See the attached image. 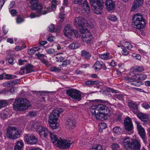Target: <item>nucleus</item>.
<instances>
[{
	"label": "nucleus",
	"mask_w": 150,
	"mask_h": 150,
	"mask_svg": "<svg viewBox=\"0 0 150 150\" xmlns=\"http://www.w3.org/2000/svg\"><path fill=\"white\" fill-rule=\"evenodd\" d=\"M38 2V0H32L30 3L31 5V6H34L35 7L37 5V4Z\"/></svg>",
	"instance_id": "nucleus-58"
},
{
	"label": "nucleus",
	"mask_w": 150,
	"mask_h": 150,
	"mask_svg": "<svg viewBox=\"0 0 150 150\" xmlns=\"http://www.w3.org/2000/svg\"><path fill=\"white\" fill-rule=\"evenodd\" d=\"M49 134L53 144L56 145L60 140L57 138L56 135L53 132H50Z\"/></svg>",
	"instance_id": "nucleus-26"
},
{
	"label": "nucleus",
	"mask_w": 150,
	"mask_h": 150,
	"mask_svg": "<svg viewBox=\"0 0 150 150\" xmlns=\"http://www.w3.org/2000/svg\"><path fill=\"white\" fill-rule=\"evenodd\" d=\"M41 15L38 12L35 13L34 12L31 13L30 15V17L31 18H35L36 17H40Z\"/></svg>",
	"instance_id": "nucleus-44"
},
{
	"label": "nucleus",
	"mask_w": 150,
	"mask_h": 150,
	"mask_svg": "<svg viewBox=\"0 0 150 150\" xmlns=\"http://www.w3.org/2000/svg\"><path fill=\"white\" fill-rule=\"evenodd\" d=\"M91 111L92 115L99 120H105L110 115L109 108L103 104L92 106Z\"/></svg>",
	"instance_id": "nucleus-1"
},
{
	"label": "nucleus",
	"mask_w": 150,
	"mask_h": 150,
	"mask_svg": "<svg viewBox=\"0 0 150 150\" xmlns=\"http://www.w3.org/2000/svg\"><path fill=\"white\" fill-rule=\"evenodd\" d=\"M24 140L26 143L33 145L37 142V139L34 135L26 134L24 136Z\"/></svg>",
	"instance_id": "nucleus-14"
},
{
	"label": "nucleus",
	"mask_w": 150,
	"mask_h": 150,
	"mask_svg": "<svg viewBox=\"0 0 150 150\" xmlns=\"http://www.w3.org/2000/svg\"><path fill=\"white\" fill-rule=\"evenodd\" d=\"M48 123L50 125V127L52 129H57L59 126V125L57 122H52L50 123V122H48Z\"/></svg>",
	"instance_id": "nucleus-39"
},
{
	"label": "nucleus",
	"mask_w": 150,
	"mask_h": 150,
	"mask_svg": "<svg viewBox=\"0 0 150 150\" xmlns=\"http://www.w3.org/2000/svg\"><path fill=\"white\" fill-rule=\"evenodd\" d=\"M63 112V110L61 108H57L54 110L49 116L48 122L50 123L52 122H57L59 114Z\"/></svg>",
	"instance_id": "nucleus-11"
},
{
	"label": "nucleus",
	"mask_w": 150,
	"mask_h": 150,
	"mask_svg": "<svg viewBox=\"0 0 150 150\" xmlns=\"http://www.w3.org/2000/svg\"><path fill=\"white\" fill-rule=\"evenodd\" d=\"M36 115V112H35L32 111L29 113V115L30 117H32L35 116Z\"/></svg>",
	"instance_id": "nucleus-64"
},
{
	"label": "nucleus",
	"mask_w": 150,
	"mask_h": 150,
	"mask_svg": "<svg viewBox=\"0 0 150 150\" xmlns=\"http://www.w3.org/2000/svg\"><path fill=\"white\" fill-rule=\"evenodd\" d=\"M133 21L138 29H142L145 25V20L143 16L139 13H137L134 15L133 17Z\"/></svg>",
	"instance_id": "nucleus-4"
},
{
	"label": "nucleus",
	"mask_w": 150,
	"mask_h": 150,
	"mask_svg": "<svg viewBox=\"0 0 150 150\" xmlns=\"http://www.w3.org/2000/svg\"><path fill=\"white\" fill-rule=\"evenodd\" d=\"M30 106V102L27 99L20 98L15 100L13 103L14 109L16 111L25 110Z\"/></svg>",
	"instance_id": "nucleus-3"
},
{
	"label": "nucleus",
	"mask_w": 150,
	"mask_h": 150,
	"mask_svg": "<svg viewBox=\"0 0 150 150\" xmlns=\"http://www.w3.org/2000/svg\"><path fill=\"white\" fill-rule=\"evenodd\" d=\"M40 122L36 121H32L30 122L27 125V128L29 130H33L38 127Z\"/></svg>",
	"instance_id": "nucleus-19"
},
{
	"label": "nucleus",
	"mask_w": 150,
	"mask_h": 150,
	"mask_svg": "<svg viewBox=\"0 0 150 150\" xmlns=\"http://www.w3.org/2000/svg\"><path fill=\"white\" fill-rule=\"evenodd\" d=\"M1 116L3 119L6 118L8 117V112L6 110H3L1 113Z\"/></svg>",
	"instance_id": "nucleus-40"
},
{
	"label": "nucleus",
	"mask_w": 150,
	"mask_h": 150,
	"mask_svg": "<svg viewBox=\"0 0 150 150\" xmlns=\"http://www.w3.org/2000/svg\"><path fill=\"white\" fill-rule=\"evenodd\" d=\"M144 70V68L142 66H136L132 67L130 70V73L128 76H131V78L132 77V74H137L135 73L136 72H140Z\"/></svg>",
	"instance_id": "nucleus-20"
},
{
	"label": "nucleus",
	"mask_w": 150,
	"mask_h": 150,
	"mask_svg": "<svg viewBox=\"0 0 150 150\" xmlns=\"http://www.w3.org/2000/svg\"><path fill=\"white\" fill-rule=\"evenodd\" d=\"M137 116L138 118L142 121H144L149 118V116L145 114L142 113H138Z\"/></svg>",
	"instance_id": "nucleus-30"
},
{
	"label": "nucleus",
	"mask_w": 150,
	"mask_h": 150,
	"mask_svg": "<svg viewBox=\"0 0 150 150\" xmlns=\"http://www.w3.org/2000/svg\"><path fill=\"white\" fill-rule=\"evenodd\" d=\"M135 137L134 140L131 139L128 137L120 136V142L123 143L125 147L127 146L129 149L131 150H139L140 148V141L138 140L136 137V136H133L134 139Z\"/></svg>",
	"instance_id": "nucleus-2"
},
{
	"label": "nucleus",
	"mask_w": 150,
	"mask_h": 150,
	"mask_svg": "<svg viewBox=\"0 0 150 150\" xmlns=\"http://www.w3.org/2000/svg\"><path fill=\"white\" fill-rule=\"evenodd\" d=\"M109 19L112 21H115L117 20V18L116 16L111 15L109 16Z\"/></svg>",
	"instance_id": "nucleus-56"
},
{
	"label": "nucleus",
	"mask_w": 150,
	"mask_h": 150,
	"mask_svg": "<svg viewBox=\"0 0 150 150\" xmlns=\"http://www.w3.org/2000/svg\"><path fill=\"white\" fill-rule=\"evenodd\" d=\"M23 146L24 144L22 140L18 141L14 147V150H22Z\"/></svg>",
	"instance_id": "nucleus-27"
},
{
	"label": "nucleus",
	"mask_w": 150,
	"mask_h": 150,
	"mask_svg": "<svg viewBox=\"0 0 150 150\" xmlns=\"http://www.w3.org/2000/svg\"><path fill=\"white\" fill-rule=\"evenodd\" d=\"M67 127L69 129H74L76 127V123L73 119H68L67 120L66 123Z\"/></svg>",
	"instance_id": "nucleus-24"
},
{
	"label": "nucleus",
	"mask_w": 150,
	"mask_h": 150,
	"mask_svg": "<svg viewBox=\"0 0 150 150\" xmlns=\"http://www.w3.org/2000/svg\"><path fill=\"white\" fill-rule=\"evenodd\" d=\"M124 125L125 129L130 132L129 134V135L133 133V127L132 121L130 118L127 117L124 120Z\"/></svg>",
	"instance_id": "nucleus-15"
},
{
	"label": "nucleus",
	"mask_w": 150,
	"mask_h": 150,
	"mask_svg": "<svg viewBox=\"0 0 150 150\" xmlns=\"http://www.w3.org/2000/svg\"><path fill=\"white\" fill-rule=\"evenodd\" d=\"M136 124L139 135L143 140L144 142L145 143L146 142L145 130L139 122H137Z\"/></svg>",
	"instance_id": "nucleus-18"
},
{
	"label": "nucleus",
	"mask_w": 150,
	"mask_h": 150,
	"mask_svg": "<svg viewBox=\"0 0 150 150\" xmlns=\"http://www.w3.org/2000/svg\"><path fill=\"white\" fill-rule=\"evenodd\" d=\"M128 105L131 110L135 114L137 113L139 110L137 105L132 101L128 102Z\"/></svg>",
	"instance_id": "nucleus-21"
},
{
	"label": "nucleus",
	"mask_w": 150,
	"mask_h": 150,
	"mask_svg": "<svg viewBox=\"0 0 150 150\" xmlns=\"http://www.w3.org/2000/svg\"><path fill=\"white\" fill-rule=\"evenodd\" d=\"M73 141L68 139H62L60 138L57 146L61 149H68L73 143Z\"/></svg>",
	"instance_id": "nucleus-13"
},
{
	"label": "nucleus",
	"mask_w": 150,
	"mask_h": 150,
	"mask_svg": "<svg viewBox=\"0 0 150 150\" xmlns=\"http://www.w3.org/2000/svg\"><path fill=\"white\" fill-rule=\"evenodd\" d=\"M18 84V81L16 80L9 81L3 83L2 85L6 87H10L13 86Z\"/></svg>",
	"instance_id": "nucleus-25"
},
{
	"label": "nucleus",
	"mask_w": 150,
	"mask_h": 150,
	"mask_svg": "<svg viewBox=\"0 0 150 150\" xmlns=\"http://www.w3.org/2000/svg\"><path fill=\"white\" fill-rule=\"evenodd\" d=\"M36 130L38 132L39 134L42 138L47 137L50 132L47 128L40 125V123L36 128Z\"/></svg>",
	"instance_id": "nucleus-16"
},
{
	"label": "nucleus",
	"mask_w": 150,
	"mask_h": 150,
	"mask_svg": "<svg viewBox=\"0 0 150 150\" xmlns=\"http://www.w3.org/2000/svg\"><path fill=\"white\" fill-rule=\"evenodd\" d=\"M14 99L13 98H11L8 100H3V101L6 103V105L5 106H6L9 104H11L12 102L13 101Z\"/></svg>",
	"instance_id": "nucleus-52"
},
{
	"label": "nucleus",
	"mask_w": 150,
	"mask_h": 150,
	"mask_svg": "<svg viewBox=\"0 0 150 150\" xmlns=\"http://www.w3.org/2000/svg\"><path fill=\"white\" fill-rule=\"evenodd\" d=\"M146 76L143 74H132V77L131 76H128L125 77V79L127 83L133 82L134 81L142 80L145 79L146 78Z\"/></svg>",
	"instance_id": "nucleus-8"
},
{
	"label": "nucleus",
	"mask_w": 150,
	"mask_h": 150,
	"mask_svg": "<svg viewBox=\"0 0 150 150\" xmlns=\"http://www.w3.org/2000/svg\"><path fill=\"white\" fill-rule=\"evenodd\" d=\"M40 48L38 47H33L28 50V52L30 54H33L37 51Z\"/></svg>",
	"instance_id": "nucleus-38"
},
{
	"label": "nucleus",
	"mask_w": 150,
	"mask_h": 150,
	"mask_svg": "<svg viewBox=\"0 0 150 150\" xmlns=\"http://www.w3.org/2000/svg\"><path fill=\"white\" fill-rule=\"evenodd\" d=\"M90 150H103L102 146L98 144L93 145Z\"/></svg>",
	"instance_id": "nucleus-33"
},
{
	"label": "nucleus",
	"mask_w": 150,
	"mask_h": 150,
	"mask_svg": "<svg viewBox=\"0 0 150 150\" xmlns=\"http://www.w3.org/2000/svg\"><path fill=\"white\" fill-rule=\"evenodd\" d=\"M142 106L146 109H149L150 108V104L147 103H143L141 105Z\"/></svg>",
	"instance_id": "nucleus-48"
},
{
	"label": "nucleus",
	"mask_w": 150,
	"mask_h": 150,
	"mask_svg": "<svg viewBox=\"0 0 150 150\" xmlns=\"http://www.w3.org/2000/svg\"><path fill=\"white\" fill-rule=\"evenodd\" d=\"M48 30L50 32H53L55 30L54 25L53 24H51L48 27Z\"/></svg>",
	"instance_id": "nucleus-51"
},
{
	"label": "nucleus",
	"mask_w": 150,
	"mask_h": 150,
	"mask_svg": "<svg viewBox=\"0 0 150 150\" xmlns=\"http://www.w3.org/2000/svg\"><path fill=\"white\" fill-rule=\"evenodd\" d=\"M5 89H3L1 91V93L5 94L6 92H10L12 94H14L16 92V88L15 87H13L11 88L9 91H6Z\"/></svg>",
	"instance_id": "nucleus-37"
},
{
	"label": "nucleus",
	"mask_w": 150,
	"mask_h": 150,
	"mask_svg": "<svg viewBox=\"0 0 150 150\" xmlns=\"http://www.w3.org/2000/svg\"><path fill=\"white\" fill-rule=\"evenodd\" d=\"M113 131L115 133L118 134H120L122 132V129L119 127H115L113 128Z\"/></svg>",
	"instance_id": "nucleus-41"
},
{
	"label": "nucleus",
	"mask_w": 150,
	"mask_h": 150,
	"mask_svg": "<svg viewBox=\"0 0 150 150\" xmlns=\"http://www.w3.org/2000/svg\"><path fill=\"white\" fill-rule=\"evenodd\" d=\"M107 127L106 124L104 123H101L99 124L98 125V128L103 129H105Z\"/></svg>",
	"instance_id": "nucleus-50"
},
{
	"label": "nucleus",
	"mask_w": 150,
	"mask_h": 150,
	"mask_svg": "<svg viewBox=\"0 0 150 150\" xmlns=\"http://www.w3.org/2000/svg\"><path fill=\"white\" fill-rule=\"evenodd\" d=\"M144 0H135L132 6L134 9L142 6L144 3Z\"/></svg>",
	"instance_id": "nucleus-28"
},
{
	"label": "nucleus",
	"mask_w": 150,
	"mask_h": 150,
	"mask_svg": "<svg viewBox=\"0 0 150 150\" xmlns=\"http://www.w3.org/2000/svg\"><path fill=\"white\" fill-rule=\"evenodd\" d=\"M81 54L82 57L87 59H89L91 57V54L85 50L82 51Z\"/></svg>",
	"instance_id": "nucleus-34"
},
{
	"label": "nucleus",
	"mask_w": 150,
	"mask_h": 150,
	"mask_svg": "<svg viewBox=\"0 0 150 150\" xmlns=\"http://www.w3.org/2000/svg\"><path fill=\"white\" fill-rule=\"evenodd\" d=\"M92 38V36L90 32H88L86 34H83L82 36V40L87 44L90 43Z\"/></svg>",
	"instance_id": "nucleus-23"
},
{
	"label": "nucleus",
	"mask_w": 150,
	"mask_h": 150,
	"mask_svg": "<svg viewBox=\"0 0 150 150\" xmlns=\"http://www.w3.org/2000/svg\"><path fill=\"white\" fill-rule=\"evenodd\" d=\"M81 28L80 29V32L84 34H86L89 32L88 30L86 28H84L83 26H81Z\"/></svg>",
	"instance_id": "nucleus-46"
},
{
	"label": "nucleus",
	"mask_w": 150,
	"mask_h": 150,
	"mask_svg": "<svg viewBox=\"0 0 150 150\" xmlns=\"http://www.w3.org/2000/svg\"><path fill=\"white\" fill-rule=\"evenodd\" d=\"M123 46L124 47L128 49H130L132 47L131 44L129 42H127L124 43Z\"/></svg>",
	"instance_id": "nucleus-42"
},
{
	"label": "nucleus",
	"mask_w": 150,
	"mask_h": 150,
	"mask_svg": "<svg viewBox=\"0 0 150 150\" xmlns=\"http://www.w3.org/2000/svg\"><path fill=\"white\" fill-rule=\"evenodd\" d=\"M6 103L3 101V100H0V108L5 107Z\"/></svg>",
	"instance_id": "nucleus-63"
},
{
	"label": "nucleus",
	"mask_w": 150,
	"mask_h": 150,
	"mask_svg": "<svg viewBox=\"0 0 150 150\" xmlns=\"http://www.w3.org/2000/svg\"><path fill=\"white\" fill-rule=\"evenodd\" d=\"M66 93L68 95L76 100L80 101L81 99V92L77 89H68L66 91Z\"/></svg>",
	"instance_id": "nucleus-9"
},
{
	"label": "nucleus",
	"mask_w": 150,
	"mask_h": 150,
	"mask_svg": "<svg viewBox=\"0 0 150 150\" xmlns=\"http://www.w3.org/2000/svg\"><path fill=\"white\" fill-rule=\"evenodd\" d=\"M80 46V44L78 43H72L68 46V48L70 49H75L78 48Z\"/></svg>",
	"instance_id": "nucleus-31"
},
{
	"label": "nucleus",
	"mask_w": 150,
	"mask_h": 150,
	"mask_svg": "<svg viewBox=\"0 0 150 150\" xmlns=\"http://www.w3.org/2000/svg\"><path fill=\"white\" fill-rule=\"evenodd\" d=\"M24 21L23 19L20 16H18L16 19V22L18 23H20Z\"/></svg>",
	"instance_id": "nucleus-60"
},
{
	"label": "nucleus",
	"mask_w": 150,
	"mask_h": 150,
	"mask_svg": "<svg viewBox=\"0 0 150 150\" xmlns=\"http://www.w3.org/2000/svg\"><path fill=\"white\" fill-rule=\"evenodd\" d=\"M55 38L54 36L51 35L48 37L47 38V40L50 42H52L54 41Z\"/></svg>",
	"instance_id": "nucleus-61"
},
{
	"label": "nucleus",
	"mask_w": 150,
	"mask_h": 150,
	"mask_svg": "<svg viewBox=\"0 0 150 150\" xmlns=\"http://www.w3.org/2000/svg\"><path fill=\"white\" fill-rule=\"evenodd\" d=\"M30 7L33 10H36L37 12L41 15L46 14L52 11V9L50 7L47 8L45 6H42L41 4H38L35 7L33 5L30 6Z\"/></svg>",
	"instance_id": "nucleus-7"
},
{
	"label": "nucleus",
	"mask_w": 150,
	"mask_h": 150,
	"mask_svg": "<svg viewBox=\"0 0 150 150\" xmlns=\"http://www.w3.org/2000/svg\"><path fill=\"white\" fill-rule=\"evenodd\" d=\"M19 74L21 75H23L25 74V67L21 68L19 71Z\"/></svg>",
	"instance_id": "nucleus-62"
},
{
	"label": "nucleus",
	"mask_w": 150,
	"mask_h": 150,
	"mask_svg": "<svg viewBox=\"0 0 150 150\" xmlns=\"http://www.w3.org/2000/svg\"><path fill=\"white\" fill-rule=\"evenodd\" d=\"M69 64V61L68 60H65L63 62L62 64L59 65L60 68L66 66L67 65Z\"/></svg>",
	"instance_id": "nucleus-47"
},
{
	"label": "nucleus",
	"mask_w": 150,
	"mask_h": 150,
	"mask_svg": "<svg viewBox=\"0 0 150 150\" xmlns=\"http://www.w3.org/2000/svg\"><path fill=\"white\" fill-rule=\"evenodd\" d=\"M105 6L108 11H110L114 9L115 3L112 0H107L105 2Z\"/></svg>",
	"instance_id": "nucleus-22"
},
{
	"label": "nucleus",
	"mask_w": 150,
	"mask_h": 150,
	"mask_svg": "<svg viewBox=\"0 0 150 150\" xmlns=\"http://www.w3.org/2000/svg\"><path fill=\"white\" fill-rule=\"evenodd\" d=\"M99 57L100 59L104 60L110 59L112 58V56L110 55V54L108 52L103 54H100Z\"/></svg>",
	"instance_id": "nucleus-29"
},
{
	"label": "nucleus",
	"mask_w": 150,
	"mask_h": 150,
	"mask_svg": "<svg viewBox=\"0 0 150 150\" xmlns=\"http://www.w3.org/2000/svg\"><path fill=\"white\" fill-rule=\"evenodd\" d=\"M47 53L49 54H55L56 52L54 49L52 48H49L46 50Z\"/></svg>",
	"instance_id": "nucleus-49"
},
{
	"label": "nucleus",
	"mask_w": 150,
	"mask_h": 150,
	"mask_svg": "<svg viewBox=\"0 0 150 150\" xmlns=\"http://www.w3.org/2000/svg\"><path fill=\"white\" fill-rule=\"evenodd\" d=\"M131 84L136 86H138L142 85V83L140 81H135L134 83H131Z\"/></svg>",
	"instance_id": "nucleus-59"
},
{
	"label": "nucleus",
	"mask_w": 150,
	"mask_h": 150,
	"mask_svg": "<svg viewBox=\"0 0 150 150\" xmlns=\"http://www.w3.org/2000/svg\"><path fill=\"white\" fill-rule=\"evenodd\" d=\"M51 70L52 71L57 72L60 70V69L59 68H57L55 67H52L50 68Z\"/></svg>",
	"instance_id": "nucleus-57"
},
{
	"label": "nucleus",
	"mask_w": 150,
	"mask_h": 150,
	"mask_svg": "<svg viewBox=\"0 0 150 150\" xmlns=\"http://www.w3.org/2000/svg\"><path fill=\"white\" fill-rule=\"evenodd\" d=\"M21 134V132L16 127L9 126L7 129L6 135L10 139H15L18 138Z\"/></svg>",
	"instance_id": "nucleus-6"
},
{
	"label": "nucleus",
	"mask_w": 150,
	"mask_h": 150,
	"mask_svg": "<svg viewBox=\"0 0 150 150\" xmlns=\"http://www.w3.org/2000/svg\"><path fill=\"white\" fill-rule=\"evenodd\" d=\"M36 55L38 57V58L40 59L41 61L45 57V55L43 54L40 53L36 54Z\"/></svg>",
	"instance_id": "nucleus-55"
},
{
	"label": "nucleus",
	"mask_w": 150,
	"mask_h": 150,
	"mask_svg": "<svg viewBox=\"0 0 150 150\" xmlns=\"http://www.w3.org/2000/svg\"><path fill=\"white\" fill-rule=\"evenodd\" d=\"M74 30L71 25L70 24L67 25L64 28V35L67 38L69 37L72 35Z\"/></svg>",
	"instance_id": "nucleus-17"
},
{
	"label": "nucleus",
	"mask_w": 150,
	"mask_h": 150,
	"mask_svg": "<svg viewBox=\"0 0 150 150\" xmlns=\"http://www.w3.org/2000/svg\"><path fill=\"white\" fill-rule=\"evenodd\" d=\"M74 24L76 28L84 26L86 27L88 25L87 21L84 18L81 16L77 17L75 18Z\"/></svg>",
	"instance_id": "nucleus-12"
},
{
	"label": "nucleus",
	"mask_w": 150,
	"mask_h": 150,
	"mask_svg": "<svg viewBox=\"0 0 150 150\" xmlns=\"http://www.w3.org/2000/svg\"><path fill=\"white\" fill-rule=\"evenodd\" d=\"M25 74H28L30 73L33 71V66L30 64L27 65L25 67Z\"/></svg>",
	"instance_id": "nucleus-36"
},
{
	"label": "nucleus",
	"mask_w": 150,
	"mask_h": 150,
	"mask_svg": "<svg viewBox=\"0 0 150 150\" xmlns=\"http://www.w3.org/2000/svg\"><path fill=\"white\" fill-rule=\"evenodd\" d=\"M102 66V64L98 61H96L95 63L93 68L96 71L100 69Z\"/></svg>",
	"instance_id": "nucleus-32"
},
{
	"label": "nucleus",
	"mask_w": 150,
	"mask_h": 150,
	"mask_svg": "<svg viewBox=\"0 0 150 150\" xmlns=\"http://www.w3.org/2000/svg\"><path fill=\"white\" fill-rule=\"evenodd\" d=\"M91 8L93 12L97 14H101L102 12L103 1L102 0H90Z\"/></svg>",
	"instance_id": "nucleus-5"
},
{
	"label": "nucleus",
	"mask_w": 150,
	"mask_h": 150,
	"mask_svg": "<svg viewBox=\"0 0 150 150\" xmlns=\"http://www.w3.org/2000/svg\"><path fill=\"white\" fill-rule=\"evenodd\" d=\"M119 147V145L117 144H113L111 146L112 149L114 150H117Z\"/></svg>",
	"instance_id": "nucleus-53"
},
{
	"label": "nucleus",
	"mask_w": 150,
	"mask_h": 150,
	"mask_svg": "<svg viewBox=\"0 0 150 150\" xmlns=\"http://www.w3.org/2000/svg\"><path fill=\"white\" fill-rule=\"evenodd\" d=\"M74 4H79L82 11L88 14L90 11V8L86 0H73Z\"/></svg>",
	"instance_id": "nucleus-10"
},
{
	"label": "nucleus",
	"mask_w": 150,
	"mask_h": 150,
	"mask_svg": "<svg viewBox=\"0 0 150 150\" xmlns=\"http://www.w3.org/2000/svg\"><path fill=\"white\" fill-rule=\"evenodd\" d=\"M64 58L61 56H58L55 57V60L57 62H61L64 60Z\"/></svg>",
	"instance_id": "nucleus-54"
},
{
	"label": "nucleus",
	"mask_w": 150,
	"mask_h": 150,
	"mask_svg": "<svg viewBox=\"0 0 150 150\" xmlns=\"http://www.w3.org/2000/svg\"><path fill=\"white\" fill-rule=\"evenodd\" d=\"M5 76L6 79L10 80L15 79L16 78L17 76L15 75H13L11 74H5Z\"/></svg>",
	"instance_id": "nucleus-45"
},
{
	"label": "nucleus",
	"mask_w": 150,
	"mask_h": 150,
	"mask_svg": "<svg viewBox=\"0 0 150 150\" xmlns=\"http://www.w3.org/2000/svg\"><path fill=\"white\" fill-rule=\"evenodd\" d=\"M64 7L63 6L61 7L60 8V10L61 11V13L59 14V18L61 19H63L64 17L65 14L64 13Z\"/></svg>",
	"instance_id": "nucleus-43"
},
{
	"label": "nucleus",
	"mask_w": 150,
	"mask_h": 150,
	"mask_svg": "<svg viewBox=\"0 0 150 150\" xmlns=\"http://www.w3.org/2000/svg\"><path fill=\"white\" fill-rule=\"evenodd\" d=\"M60 3V0H52V6L50 8H52V11L56 8V5Z\"/></svg>",
	"instance_id": "nucleus-35"
}]
</instances>
